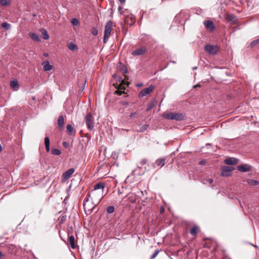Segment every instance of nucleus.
Segmentation results:
<instances>
[{
  "instance_id": "14",
  "label": "nucleus",
  "mask_w": 259,
  "mask_h": 259,
  "mask_svg": "<svg viewBox=\"0 0 259 259\" xmlns=\"http://www.w3.org/2000/svg\"><path fill=\"white\" fill-rule=\"evenodd\" d=\"M105 186V184L101 182V183L96 184L94 186V189L93 190L102 191V192H103Z\"/></svg>"
},
{
  "instance_id": "13",
  "label": "nucleus",
  "mask_w": 259,
  "mask_h": 259,
  "mask_svg": "<svg viewBox=\"0 0 259 259\" xmlns=\"http://www.w3.org/2000/svg\"><path fill=\"white\" fill-rule=\"evenodd\" d=\"M125 84H126V81L122 80L121 81V84L119 85V88L117 89L118 90L115 91V93L118 95H121L122 94H124L125 88H122V85Z\"/></svg>"
},
{
  "instance_id": "23",
  "label": "nucleus",
  "mask_w": 259,
  "mask_h": 259,
  "mask_svg": "<svg viewBox=\"0 0 259 259\" xmlns=\"http://www.w3.org/2000/svg\"><path fill=\"white\" fill-rule=\"evenodd\" d=\"M68 49L72 51H76L77 50V46L74 44L73 42H70L68 45Z\"/></svg>"
},
{
  "instance_id": "20",
  "label": "nucleus",
  "mask_w": 259,
  "mask_h": 259,
  "mask_svg": "<svg viewBox=\"0 0 259 259\" xmlns=\"http://www.w3.org/2000/svg\"><path fill=\"white\" fill-rule=\"evenodd\" d=\"M29 36L34 41H39L40 38L39 36L35 33H29Z\"/></svg>"
},
{
  "instance_id": "11",
  "label": "nucleus",
  "mask_w": 259,
  "mask_h": 259,
  "mask_svg": "<svg viewBox=\"0 0 259 259\" xmlns=\"http://www.w3.org/2000/svg\"><path fill=\"white\" fill-rule=\"evenodd\" d=\"M238 162V159L235 158H228L225 160V163L228 165H235Z\"/></svg>"
},
{
  "instance_id": "38",
  "label": "nucleus",
  "mask_w": 259,
  "mask_h": 259,
  "mask_svg": "<svg viewBox=\"0 0 259 259\" xmlns=\"http://www.w3.org/2000/svg\"><path fill=\"white\" fill-rule=\"evenodd\" d=\"M138 114V113L137 112H133L131 114L130 117L131 118L135 117L136 116V115H137Z\"/></svg>"
},
{
  "instance_id": "8",
  "label": "nucleus",
  "mask_w": 259,
  "mask_h": 259,
  "mask_svg": "<svg viewBox=\"0 0 259 259\" xmlns=\"http://www.w3.org/2000/svg\"><path fill=\"white\" fill-rule=\"evenodd\" d=\"M74 171L75 169L73 168H71L67 170L63 174L62 176V181H66L69 179L71 175L74 172Z\"/></svg>"
},
{
  "instance_id": "33",
  "label": "nucleus",
  "mask_w": 259,
  "mask_h": 259,
  "mask_svg": "<svg viewBox=\"0 0 259 259\" xmlns=\"http://www.w3.org/2000/svg\"><path fill=\"white\" fill-rule=\"evenodd\" d=\"M190 232L191 235L194 236L197 234V227H194L191 229Z\"/></svg>"
},
{
  "instance_id": "16",
  "label": "nucleus",
  "mask_w": 259,
  "mask_h": 259,
  "mask_svg": "<svg viewBox=\"0 0 259 259\" xmlns=\"http://www.w3.org/2000/svg\"><path fill=\"white\" fill-rule=\"evenodd\" d=\"M204 25L205 27L207 29H209L211 30H212L214 28V26L213 23L212 21L207 20L204 22Z\"/></svg>"
},
{
  "instance_id": "37",
  "label": "nucleus",
  "mask_w": 259,
  "mask_h": 259,
  "mask_svg": "<svg viewBox=\"0 0 259 259\" xmlns=\"http://www.w3.org/2000/svg\"><path fill=\"white\" fill-rule=\"evenodd\" d=\"M147 159L144 158V159H142L141 160L140 164L141 165H145V164H146L147 163Z\"/></svg>"
},
{
  "instance_id": "52",
  "label": "nucleus",
  "mask_w": 259,
  "mask_h": 259,
  "mask_svg": "<svg viewBox=\"0 0 259 259\" xmlns=\"http://www.w3.org/2000/svg\"><path fill=\"white\" fill-rule=\"evenodd\" d=\"M63 145H66V142H64V143H63Z\"/></svg>"
},
{
  "instance_id": "3",
  "label": "nucleus",
  "mask_w": 259,
  "mask_h": 259,
  "mask_svg": "<svg viewBox=\"0 0 259 259\" xmlns=\"http://www.w3.org/2000/svg\"><path fill=\"white\" fill-rule=\"evenodd\" d=\"M84 121L88 129L92 131L94 128V118L90 113L87 115Z\"/></svg>"
},
{
  "instance_id": "1",
  "label": "nucleus",
  "mask_w": 259,
  "mask_h": 259,
  "mask_svg": "<svg viewBox=\"0 0 259 259\" xmlns=\"http://www.w3.org/2000/svg\"><path fill=\"white\" fill-rule=\"evenodd\" d=\"M87 197L91 198L95 204H98L103 197V193L102 191L92 190L88 193Z\"/></svg>"
},
{
  "instance_id": "5",
  "label": "nucleus",
  "mask_w": 259,
  "mask_h": 259,
  "mask_svg": "<svg viewBox=\"0 0 259 259\" xmlns=\"http://www.w3.org/2000/svg\"><path fill=\"white\" fill-rule=\"evenodd\" d=\"M166 118L168 119H175L176 120H182L184 119V115L182 113L175 112L169 113L165 115Z\"/></svg>"
},
{
  "instance_id": "46",
  "label": "nucleus",
  "mask_w": 259,
  "mask_h": 259,
  "mask_svg": "<svg viewBox=\"0 0 259 259\" xmlns=\"http://www.w3.org/2000/svg\"><path fill=\"white\" fill-rule=\"evenodd\" d=\"M204 162H205L204 161L201 160V161H200L199 164H203Z\"/></svg>"
},
{
  "instance_id": "51",
  "label": "nucleus",
  "mask_w": 259,
  "mask_h": 259,
  "mask_svg": "<svg viewBox=\"0 0 259 259\" xmlns=\"http://www.w3.org/2000/svg\"><path fill=\"white\" fill-rule=\"evenodd\" d=\"M168 64H167V65H166V66H165L163 69L166 68L168 66Z\"/></svg>"
},
{
  "instance_id": "25",
  "label": "nucleus",
  "mask_w": 259,
  "mask_h": 259,
  "mask_svg": "<svg viewBox=\"0 0 259 259\" xmlns=\"http://www.w3.org/2000/svg\"><path fill=\"white\" fill-rule=\"evenodd\" d=\"M67 131L70 135H72L74 133V128L71 124L67 125Z\"/></svg>"
},
{
  "instance_id": "50",
  "label": "nucleus",
  "mask_w": 259,
  "mask_h": 259,
  "mask_svg": "<svg viewBox=\"0 0 259 259\" xmlns=\"http://www.w3.org/2000/svg\"><path fill=\"white\" fill-rule=\"evenodd\" d=\"M2 256V253L0 251V257Z\"/></svg>"
},
{
  "instance_id": "29",
  "label": "nucleus",
  "mask_w": 259,
  "mask_h": 259,
  "mask_svg": "<svg viewBox=\"0 0 259 259\" xmlns=\"http://www.w3.org/2000/svg\"><path fill=\"white\" fill-rule=\"evenodd\" d=\"M1 26L3 28H5V29H6L7 30L9 29L10 28V27H11L10 24H9L7 22H3V23H2V24H1Z\"/></svg>"
},
{
  "instance_id": "45",
  "label": "nucleus",
  "mask_w": 259,
  "mask_h": 259,
  "mask_svg": "<svg viewBox=\"0 0 259 259\" xmlns=\"http://www.w3.org/2000/svg\"><path fill=\"white\" fill-rule=\"evenodd\" d=\"M122 104L124 105H128V103L127 102L125 101L122 103Z\"/></svg>"
},
{
  "instance_id": "4",
  "label": "nucleus",
  "mask_w": 259,
  "mask_h": 259,
  "mask_svg": "<svg viewBox=\"0 0 259 259\" xmlns=\"http://www.w3.org/2000/svg\"><path fill=\"white\" fill-rule=\"evenodd\" d=\"M205 51L210 55L216 54L220 50L217 45H206L204 48Z\"/></svg>"
},
{
  "instance_id": "47",
  "label": "nucleus",
  "mask_w": 259,
  "mask_h": 259,
  "mask_svg": "<svg viewBox=\"0 0 259 259\" xmlns=\"http://www.w3.org/2000/svg\"><path fill=\"white\" fill-rule=\"evenodd\" d=\"M199 86H200V85H199V84H197V85H195L194 87V88H197V87H199Z\"/></svg>"
},
{
  "instance_id": "6",
  "label": "nucleus",
  "mask_w": 259,
  "mask_h": 259,
  "mask_svg": "<svg viewBox=\"0 0 259 259\" xmlns=\"http://www.w3.org/2000/svg\"><path fill=\"white\" fill-rule=\"evenodd\" d=\"M147 51V49L145 46H143L139 49L133 51L132 55L134 56H140L144 54Z\"/></svg>"
},
{
  "instance_id": "40",
  "label": "nucleus",
  "mask_w": 259,
  "mask_h": 259,
  "mask_svg": "<svg viewBox=\"0 0 259 259\" xmlns=\"http://www.w3.org/2000/svg\"><path fill=\"white\" fill-rule=\"evenodd\" d=\"M234 18H235V17L234 15H232L230 16L229 20L230 21H232Z\"/></svg>"
},
{
  "instance_id": "28",
  "label": "nucleus",
  "mask_w": 259,
  "mask_h": 259,
  "mask_svg": "<svg viewBox=\"0 0 259 259\" xmlns=\"http://www.w3.org/2000/svg\"><path fill=\"white\" fill-rule=\"evenodd\" d=\"M51 153L53 155H59L61 154V151L58 149H54L52 150Z\"/></svg>"
},
{
  "instance_id": "39",
  "label": "nucleus",
  "mask_w": 259,
  "mask_h": 259,
  "mask_svg": "<svg viewBox=\"0 0 259 259\" xmlns=\"http://www.w3.org/2000/svg\"><path fill=\"white\" fill-rule=\"evenodd\" d=\"M110 36H108L107 37H106L105 36V34H104V38H103V42L104 43H106L107 40H108V38Z\"/></svg>"
},
{
  "instance_id": "31",
  "label": "nucleus",
  "mask_w": 259,
  "mask_h": 259,
  "mask_svg": "<svg viewBox=\"0 0 259 259\" xmlns=\"http://www.w3.org/2000/svg\"><path fill=\"white\" fill-rule=\"evenodd\" d=\"M71 22L73 25L77 26L79 24V21L76 18H72Z\"/></svg>"
},
{
  "instance_id": "43",
  "label": "nucleus",
  "mask_w": 259,
  "mask_h": 259,
  "mask_svg": "<svg viewBox=\"0 0 259 259\" xmlns=\"http://www.w3.org/2000/svg\"><path fill=\"white\" fill-rule=\"evenodd\" d=\"M152 108V106H149L148 108L146 109V111L150 110Z\"/></svg>"
},
{
  "instance_id": "22",
  "label": "nucleus",
  "mask_w": 259,
  "mask_h": 259,
  "mask_svg": "<svg viewBox=\"0 0 259 259\" xmlns=\"http://www.w3.org/2000/svg\"><path fill=\"white\" fill-rule=\"evenodd\" d=\"M10 85L12 88H13L14 90H17L19 89V85L17 81L16 80H13L11 81Z\"/></svg>"
},
{
  "instance_id": "18",
  "label": "nucleus",
  "mask_w": 259,
  "mask_h": 259,
  "mask_svg": "<svg viewBox=\"0 0 259 259\" xmlns=\"http://www.w3.org/2000/svg\"><path fill=\"white\" fill-rule=\"evenodd\" d=\"M64 117L62 115L59 117L57 121L58 126L60 128H62L64 125Z\"/></svg>"
},
{
  "instance_id": "42",
  "label": "nucleus",
  "mask_w": 259,
  "mask_h": 259,
  "mask_svg": "<svg viewBox=\"0 0 259 259\" xmlns=\"http://www.w3.org/2000/svg\"><path fill=\"white\" fill-rule=\"evenodd\" d=\"M208 182H209V183L211 184L213 182V180L212 179H209L208 180Z\"/></svg>"
},
{
  "instance_id": "9",
  "label": "nucleus",
  "mask_w": 259,
  "mask_h": 259,
  "mask_svg": "<svg viewBox=\"0 0 259 259\" xmlns=\"http://www.w3.org/2000/svg\"><path fill=\"white\" fill-rule=\"evenodd\" d=\"M154 90V86L150 85L148 88H145L142 90L141 92L139 93V96L140 97H144L151 92H152V91Z\"/></svg>"
},
{
  "instance_id": "10",
  "label": "nucleus",
  "mask_w": 259,
  "mask_h": 259,
  "mask_svg": "<svg viewBox=\"0 0 259 259\" xmlns=\"http://www.w3.org/2000/svg\"><path fill=\"white\" fill-rule=\"evenodd\" d=\"M251 166L247 164H244L237 166V169L242 172H246L249 171Z\"/></svg>"
},
{
  "instance_id": "27",
  "label": "nucleus",
  "mask_w": 259,
  "mask_h": 259,
  "mask_svg": "<svg viewBox=\"0 0 259 259\" xmlns=\"http://www.w3.org/2000/svg\"><path fill=\"white\" fill-rule=\"evenodd\" d=\"M0 3L3 6H7L10 4V0H1Z\"/></svg>"
},
{
  "instance_id": "44",
  "label": "nucleus",
  "mask_w": 259,
  "mask_h": 259,
  "mask_svg": "<svg viewBox=\"0 0 259 259\" xmlns=\"http://www.w3.org/2000/svg\"><path fill=\"white\" fill-rule=\"evenodd\" d=\"M121 4H123L125 3V0H118Z\"/></svg>"
},
{
  "instance_id": "54",
  "label": "nucleus",
  "mask_w": 259,
  "mask_h": 259,
  "mask_svg": "<svg viewBox=\"0 0 259 259\" xmlns=\"http://www.w3.org/2000/svg\"><path fill=\"white\" fill-rule=\"evenodd\" d=\"M35 16H36V15H35V14H33V17H35Z\"/></svg>"
},
{
  "instance_id": "53",
  "label": "nucleus",
  "mask_w": 259,
  "mask_h": 259,
  "mask_svg": "<svg viewBox=\"0 0 259 259\" xmlns=\"http://www.w3.org/2000/svg\"><path fill=\"white\" fill-rule=\"evenodd\" d=\"M63 145H66V142H64V143H63Z\"/></svg>"
},
{
  "instance_id": "2",
  "label": "nucleus",
  "mask_w": 259,
  "mask_h": 259,
  "mask_svg": "<svg viewBox=\"0 0 259 259\" xmlns=\"http://www.w3.org/2000/svg\"><path fill=\"white\" fill-rule=\"evenodd\" d=\"M97 204H95V202L92 200H90V198L87 197L84 200L83 205L85 212L87 214H90L92 210Z\"/></svg>"
},
{
  "instance_id": "17",
  "label": "nucleus",
  "mask_w": 259,
  "mask_h": 259,
  "mask_svg": "<svg viewBox=\"0 0 259 259\" xmlns=\"http://www.w3.org/2000/svg\"><path fill=\"white\" fill-rule=\"evenodd\" d=\"M166 158H160L157 159L155 161V164L158 166L162 167L165 163Z\"/></svg>"
},
{
  "instance_id": "7",
  "label": "nucleus",
  "mask_w": 259,
  "mask_h": 259,
  "mask_svg": "<svg viewBox=\"0 0 259 259\" xmlns=\"http://www.w3.org/2000/svg\"><path fill=\"white\" fill-rule=\"evenodd\" d=\"M113 26V23L111 20L108 21L106 24L105 27L104 34L106 37L110 35L111 31Z\"/></svg>"
},
{
  "instance_id": "36",
  "label": "nucleus",
  "mask_w": 259,
  "mask_h": 259,
  "mask_svg": "<svg viewBox=\"0 0 259 259\" xmlns=\"http://www.w3.org/2000/svg\"><path fill=\"white\" fill-rule=\"evenodd\" d=\"M98 31L95 28H93L92 29V33L93 35L96 36L98 34Z\"/></svg>"
},
{
  "instance_id": "34",
  "label": "nucleus",
  "mask_w": 259,
  "mask_h": 259,
  "mask_svg": "<svg viewBox=\"0 0 259 259\" xmlns=\"http://www.w3.org/2000/svg\"><path fill=\"white\" fill-rule=\"evenodd\" d=\"M258 44H259V38L251 41L250 45L251 47H253L257 45Z\"/></svg>"
},
{
  "instance_id": "15",
  "label": "nucleus",
  "mask_w": 259,
  "mask_h": 259,
  "mask_svg": "<svg viewBox=\"0 0 259 259\" xmlns=\"http://www.w3.org/2000/svg\"><path fill=\"white\" fill-rule=\"evenodd\" d=\"M42 65L44 67V70L46 71H50L53 68V66L50 65L48 61H46L42 62Z\"/></svg>"
},
{
  "instance_id": "32",
  "label": "nucleus",
  "mask_w": 259,
  "mask_h": 259,
  "mask_svg": "<svg viewBox=\"0 0 259 259\" xmlns=\"http://www.w3.org/2000/svg\"><path fill=\"white\" fill-rule=\"evenodd\" d=\"M114 207L113 206H110L107 208V212L108 213H112L114 212Z\"/></svg>"
},
{
  "instance_id": "48",
  "label": "nucleus",
  "mask_w": 259,
  "mask_h": 259,
  "mask_svg": "<svg viewBox=\"0 0 259 259\" xmlns=\"http://www.w3.org/2000/svg\"><path fill=\"white\" fill-rule=\"evenodd\" d=\"M2 148L1 145L0 144V152L2 151Z\"/></svg>"
},
{
  "instance_id": "35",
  "label": "nucleus",
  "mask_w": 259,
  "mask_h": 259,
  "mask_svg": "<svg viewBox=\"0 0 259 259\" xmlns=\"http://www.w3.org/2000/svg\"><path fill=\"white\" fill-rule=\"evenodd\" d=\"M159 252V250L158 249L155 250L154 252L151 256L150 259H154V258H155L156 257V256L158 255Z\"/></svg>"
},
{
  "instance_id": "49",
  "label": "nucleus",
  "mask_w": 259,
  "mask_h": 259,
  "mask_svg": "<svg viewBox=\"0 0 259 259\" xmlns=\"http://www.w3.org/2000/svg\"><path fill=\"white\" fill-rule=\"evenodd\" d=\"M170 62H171V63H174V64L176 63V62H175V61H170Z\"/></svg>"
},
{
  "instance_id": "30",
  "label": "nucleus",
  "mask_w": 259,
  "mask_h": 259,
  "mask_svg": "<svg viewBox=\"0 0 259 259\" xmlns=\"http://www.w3.org/2000/svg\"><path fill=\"white\" fill-rule=\"evenodd\" d=\"M248 183L250 185L255 186L258 184V182L256 180H249Z\"/></svg>"
},
{
  "instance_id": "55",
  "label": "nucleus",
  "mask_w": 259,
  "mask_h": 259,
  "mask_svg": "<svg viewBox=\"0 0 259 259\" xmlns=\"http://www.w3.org/2000/svg\"><path fill=\"white\" fill-rule=\"evenodd\" d=\"M45 55L46 56H48V54H45Z\"/></svg>"
},
{
  "instance_id": "24",
  "label": "nucleus",
  "mask_w": 259,
  "mask_h": 259,
  "mask_svg": "<svg viewBox=\"0 0 259 259\" xmlns=\"http://www.w3.org/2000/svg\"><path fill=\"white\" fill-rule=\"evenodd\" d=\"M139 126V129L138 130V131L140 132H143L148 128V127H149V125L147 124H140Z\"/></svg>"
},
{
  "instance_id": "19",
  "label": "nucleus",
  "mask_w": 259,
  "mask_h": 259,
  "mask_svg": "<svg viewBox=\"0 0 259 259\" xmlns=\"http://www.w3.org/2000/svg\"><path fill=\"white\" fill-rule=\"evenodd\" d=\"M69 242L72 249H75L76 247L75 244V239L73 236L71 235L69 237Z\"/></svg>"
},
{
  "instance_id": "12",
  "label": "nucleus",
  "mask_w": 259,
  "mask_h": 259,
  "mask_svg": "<svg viewBox=\"0 0 259 259\" xmlns=\"http://www.w3.org/2000/svg\"><path fill=\"white\" fill-rule=\"evenodd\" d=\"M234 169V168L229 166H224L223 168L222 175L223 176H229V172L232 171Z\"/></svg>"
},
{
  "instance_id": "21",
  "label": "nucleus",
  "mask_w": 259,
  "mask_h": 259,
  "mask_svg": "<svg viewBox=\"0 0 259 259\" xmlns=\"http://www.w3.org/2000/svg\"><path fill=\"white\" fill-rule=\"evenodd\" d=\"M45 144L46 149V151L49 152L50 151V139L49 138L46 137L45 138Z\"/></svg>"
},
{
  "instance_id": "26",
  "label": "nucleus",
  "mask_w": 259,
  "mask_h": 259,
  "mask_svg": "<svg viewBox=\"0 0 259 259\" xmlns=\"http://www.w3.org/2000/svg\"><path fill=\"white\" fill-rule=\"evenodd\" d=\"M41 33L42 35V37L44 39L47 40L49 38V35H48L47 31L46 30L42 29L41 30Z\"/></svg>"
},
{
  "instance_id": "41",
  "label": "nucleus",
  "mask_w": 259,
  "mask_h": 259,
  "mask_svg": "<svg viewBox=\"0 0 259 259\" xmlns=\"http://www.w3.org/2000/svg\"><path fill=\"white\" fill-rule=\"evenodd\" d=\"M122 8H122L121 6H119V7H118V11H119L120 13H121V11L122 10Z\"/></svg>"
}]
</instances>
